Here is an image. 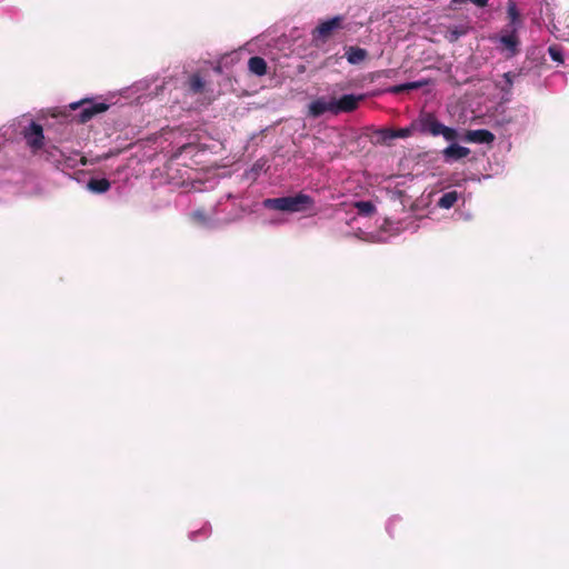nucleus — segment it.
I'll return each instance as SVG.
<instances>
[{
    "instance_id": "obj_1",
    "label": "nucleus",
    "mask_w": 569,
    "mask_h": 569,
    "mask_svg": "<svg viewBox=\"0 0 569 569\" xmlns=\"http://www.w3.org/2000/svg\"><path fill=\"white\" fill-rule=\"evenodd\" d=\"M315 204V200L302 192L296 196L280 197V198H268L263 200V207L270 210L283 211V212H302L311 209Z\"/></svg>"
},
{
    "instance_id": "obj_2",
    "label": "nucleus",
    "mask_w": 569,
    "mask_h": 569,
    "mask_svg": "<svg viewBox=\"0 0 569 569\" xmlns=\"http://www.w3.org/2000/svg\"><path fill=\"white\" fill-rule=\"evenodd\" d=\"M412 126H417L423 134H430L432 137L442 136L447 141L453 142L459 138L456 129L447 127L438 121L436 116L431 112H421Z\"/></svg>"
},
{
    "instance_id": "obj_3",
    "label": "nucleus",
    "mask_w": 569,
    "mask_h": 569,
    "mask_svg": "<svg viewBox=\"0 0 569 569\" xmlns=\"http://www.w3.org/2000/svg\"><path fill=\"white\" fill-rule=\"evenodd\" d=\"M343 21L345 18L342 16H336L319 23L311 32L312 42L317 46L319 43H326L338 30L343 28Z\"/></svg>"
},
{
    "instance_id": "obj_4",
    "label": "nucleus",
    "mask_w": 569,
    "mask_h": 569,
    "mask_svg": "<svg viewBox=\"0 0 569 569\" xmlns=\"http://www.w3.org/2000/svg\"><path fill=\"white\" fill-rule=\"evenodd\" d=\"M71 109H80L78 113V121L80 123H86L90 119H92L93 116L104 112L108 110L109 106L103 102H93L91 100H82L78 103H71Z\"/></svg>"
},
{
    "instance_id": "obj_5",
    "label": "nucleus",
    "mask_w": 569,
    "mask_h": 569,
    "mask_svg": "<svg viewBox=\"0 0 569 569\" xmlns=\"http://www.w3.org/2000/svg\"><path fill=\"white\" fill-rule=\"evenodd\" d=\"M22 136L28 147L38 152L44 144L43 128L41 124L32 121L28 127L23 128Z\"/></svg>"
},
{
    "instance_id": "obj_6",
    "label": "nucleus",
    "mask_w": 569,
    "mask_h": 569,
    "mask_svg": "<svg viewBox=\"0 0 569 569\" xmlns=\"http://www.w3.org/2000/svg\"><path fill=\"white\" fill-rule=\"evenodd\" d=\"M326 112L336 114L335 98L327 100L325 97H320L311 101L308 106V116L311 118H319Z\"/></svg>"
},
{
    "instance_id": "obj_7",
    "label": "nucleus",
    "mask_w": 569,
    "mask_h": 569,
    "mask_svg": "<svg viewBox=\"0 0 569 569\" xmlns=\"http://www.w3.org/2000/svg\"><path fill=\"white\" fill-rule=\"evenodd\" d=\"M363 100L365 94H343L340 99H335L336 114L355 111Z\"/></svg>"
},
{
    "instance_id": "obj_8",
    "label": "nucleus",
    "mask_w": 569,
    "mask_h": 569,
    "mask_svg": "<svg viewBox=\"0 0 569 569\" xmlns=\"http://www.w3.org/2000/svg\"><path fill=\"white\" fill-rule=\"evenodd\" d=\"M499 41L503 50L508 51L510 56H515L518 52L520 41L516 28L503 29V34L500 37Z\"/></svg>"
},
{
    "instance_id": "obj_9",
    "label": "nucleus",
    "mask_w": 569,
    "mask_h": 569,
    "mask_svg": "<svg viewBox=\"0 0 569 569\" xmlns=\"http://www.w3.org/2000/svg\"><path fill=\"white\" fill-rule=\"evenodd\" d=\"M466 140L473 143H491L495 140V134L486 129L468 130Z\"/></svg>"
},
{
    "instance_id": "obj_10",
    "label": "nucleus",
    "mask_w": 569,
    "mask_h": 569,
    "mask_svg": "<svg viewBox=\"0 0 569 569\" xmlns=\"http://www.w3.org/2000/svg\"><path fill=\"white\" fill-rule=\"evenodd\" d=\"M469 153L470 150L468 148L459 146L457 143L450 144L442 151L446 161L459 160L467 157Z\"/></svg>"
},
{
    "instance_id": "obj_11",
    "label": "nucleus",
    "mask_w": 569,
    "mask_h": 569,
    "mask_svg": "<svg viewBox=\"0 0 569 569\" xmlns=\"http://www.w3.org/2000/svg\"><path fill=\"white\" fill-rule=\"evenodd\" d=\"M507 18L509 20V23L507 24L506 29H512L518 28L522 24V18L521 14L517 8V4L513 0H509L507 4Z\"/></svg>"
},
{
    "instance_id": "obj_12",
    "label": "nucleus",
    "mask_w": 569,
    "mask_h": 569,
    "mask_svg": "<svg viewBox=\"0 0 569 569\" xmlns=\"http://www.w3.org/2000/svg\"><path fill=\"white\" fill-rule=\"evenodd\" d=\"M395 140L392 128H380L373 131L372 141L376 144L391 146Z\"/></svg>"
},
{
    "instance_id": "obj_13",
    "label": "nucleus",
    "mask_w": 569,
    "mask_h": 569,
    "mask_svg": "<svg viewBox=\"0 0 569 569\" xmlns=\"http://www.w3.org/2000/svg\"><path fill=\"white\" fill-rule=\"evenodd\" d=\"M368 57V51L363 48L350 46L346 49V58L350 64H359Z\"/></svg>"
},
{
    "instance_id": "obj_14",
    "label": "nucleus",
    "mask_w": 569,
    "mask_h": 569,
    "mask_svg": "<svg viewBox=\"0 0 569 569\" xmlns=\"http://www.w3.org/2000/svg\"><path fill=\"white\" fill-rule=\"evenodd\" d=\"M188 90L192 94H200L206 91V80L200 76V73H193L188 79Z\"/></svg>"
},
{
    "instance_id": "obj_15",
    "label": "nucleus",
    "mask_w": 569,
    "mask_h": 569,
    "mask_svg": "<svg viewBox=\"0 0 569 569\" xmlns=\"http://www.w3.org/2000/svg\"><path fill=\"white\" fill-rule=\"evenodd\" d=\"M111 188V183L108 179L101 178H91L87 182V189L91 191L92 193L101 194L107 192Z\"/></svg>"
},
{
    "instance_id": "obj_16",
    "label": "nucleus",
    "mask_w": 569,
    "mask_h": 569,
    "mask_svg": "<svg viewBox=\"0 0 569 569\" xmlns=\"http://www.w3.org/2000/svg\"><path fill=\"white\" fill-rule=\"evenodd\" d=\"M248 68L256 76H264L267 73V62L263 58L254 56L248 61Z\"/></svg>"
},
{
    "instance_id": "obj_17",
    "label": "nucleus",
    "mask_w": 569,
    "mask_h": 569,
    "mask_svg": "<svg viewBox=\"0 0 569 569\" xmlns=\"http://www.w3.org/2000/svg\"><path fill=\"white\" fill-rule=\"evenodd\" d=\"M458 200V192L457 191H449L443 193L439 200L438 206L442 209H450L452 208Z\"/></svg>"
},
{
    "instance_id": "obj_18",
    "label": "nucleus",
    "mask_w": 569,
    "mask_h": 569,
    "mask_svg": "<svg viewBox=\"0 0 569 569\" xmlns=\"http://www.w3.org/2000/svg\"><path fill=\"white\" fill-rule=\"evenodd\" d=\"M426 82L423 81H415V82H407L398 86H393L389 89V92L391 93H401L405 91L419 89L425 86Z\"/></svg>"
},
{
    "instance_id": "obj_19",
    "label": "nucleus",
    "mask_w": 569,
    "mask_h": 569,
    "mask_svg": "<svg viewBox=\"0 0 569 569\" xmlns=\"http://www.w3.org/2000/svg\"><path fill=\"white\" fill-rule=\"evenodd\" d=\"M358 213L363 216H371L376 211V207L371 201H358L355 203Z\"/></svg>"
},
{
    "instance_id": "obj_20",
    "label": "nucleus",
    "mask_w": 569,
    "mask_h": 569,
    "mask_svg": "<svg viewBox=\"0 0 569 569\" xmlns=\"http://www.w3.org/2000/svg\"><path fill=\"white\" fill-rule=\"evenodd\" d=\"M417 129V126H410L407 128H400V129H393L395 139L401 138H408L412 134V131Z\"/></svg>"
},
{
    "instance_id": "obj_21",
    "label": "nucleus",
    "mask_w": 569,
    "mask_h": 569,
    "mask_svg": "<svg viewBox=\"0 0 569 569\" xmlns=\"http://www.w3.org/2000/svg\"><path fill=\"white\" fill-rule=\"evenodd\" d=\"M465 33H466V30H465V29L450 28V29L447 31L446 38H447L450 42H455V41H457L461 36H463Z\"/></svg>"
},
{
    "instance_id": "obj_22",
    "label": "nucleus",
    "mask_w": 569,
    "mask_h": 569,
    "mask_svg": "<svg viewBox=\"0 0 569 569\" xmlns=\"http://www.w3.org/2000/svg\"><path fill=\"white\" fill-rule=\"evenodd\" d=\"M548 52H549L550 58H551L553 61H556V62H560V63H562V62H563V56H562V52H561V50H560L558 47H556V46H551V47H549Z\"/></svg>"
},
{
    "instance_id": "obj_23",
    "label": "nucleus",
    "mask_w": 569,
    "mask_h": 569,
    "mask_svg": "<svg viewBox=\"0 0 569 569\" xmlns=\"http://www.w3.org/2000/svg\"><path fill=\"white\" fill-rule=\"evenodd\" d=\"M503 77L507 80V82L509 83V86L511 87L512 86V74L510 72H507V73H505Z\"/></svg>"
},
{
    "instance_id": "obj_24",
    "label": "nucleus",
    "mask_w": 569,
    "mask_h": 569,
    "mask_svg": "<svg viewBox=\"0 0 569 569\" xmlns=\"http://www.w3.org/2000/svg\"><path fill=\"white\" fill-rule=\"evenodd\" d=\"M80 163H81L82 166H87V163H88L87 158L82 156V157L80 158Z\"/></svg>"
}]
</instances>
